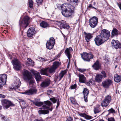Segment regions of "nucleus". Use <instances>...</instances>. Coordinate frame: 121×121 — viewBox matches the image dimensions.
<instances>
[{
    "instance_id": "nucleus-1",
    "label": "nucleus",
    "mask_w": 121,
    "mask_h": 121,
    "mask_svg": "<svg viewBox=\"0 0 121 121\" xmlns=\"http://www.w3.org/2000/svg\"><path fill=\"white\" fill-rule=\"evenodd\" d=\"M56 7L61 9L62 14L65 17H71L74 13L75 7L70 4H64L61 5L60 4H58Z\"/></svg>"
},
{
    "instance_id": "nucleus-2",
    "label": "nucleus",
    "mask_w": 121,
    "mask_h": 121,
    "mask_svg": "<svg viewBox=\"0 0 121 121\" xmlns=\"http://www.w3.org/2000/svg\"><path fill=\"white\" fill-rule=\"evenodd\" d=\"M110 32L106 29L102 30L100 35L97 36L94 39L95 43L97 46H99L107 41L109 38Z\"/></svg>"
},
{
    "instance_id": "nucleus-3",
    "label": "nucleus",
    "mask_w": 121,
    "mask_h": 121,
    "mask_svg": "<svg viewBox=\"0 0 121 121\" xmlns=\"http://www.w3.org/2000/svg\"><path fill=\"white\" fill-rule=\"evenodd\" d=\"M29 17L27 16H25L23 18L21 17L19 24L21 28L25 29L28 26L29 22Z\"/></svg>"
},
{
    "instance_id": "nucleus-4",
    "label": "nucleus",
    "mask_w": 121,
    "mask_h": 121,
    "mask_svg": "<svg viewBox=\"0 0 121 121\" xmlns=\"http://www.w3.org/2000/svg\"><path fill=\"white\" fill-rule=\"evenodd\" d=\"M52 106H42V108L38 112L40 114H46L49 113V111H52Z\"/></svg>"
},
{
    "instance_id": "nucleus-5",
    "label": "nucleus",
    "mask_w": 121,
    "mask_h": 121,
    "mask_svg": "<svg viewBox=\"0 0 121 121\" xmlns=\"http://www.w3.org/2000/svg\"><path fill=\"white\" fill-rule=\"evenodd\" d=\"M81 55L82 59L85 61H89L90 59H92L93 57V55L91 53L88 54L86 52H84L81 54Z\"/></svg>"
},
{
    "instance_id": "nucleus-6",
    "label": "nucleus",
    "mask_w": 121,
    "mask_h": 121,
    "mask_svg": "<svg viewBox=\"0 0 121 121\" xmlns=\"http://www.w3.org/2000/svg\"><path fill=\"white\" fill-rule=\"evenodd\" d=\"M98 22V18L94 16L89 19V24L91 27L94 28L97 25Z\"/></svg>"
},
{
    "instance_id": "nucleus-7",
    "label": "nucleus",
    "mask_w": 121,
    "mask_h": 121,
    "mask_svg": "<svg viewBox=\"0 0 121 121\" xmlns=\"http://www.w3.org/2000/svg\"><path fill=\"white\" fill-rule=\"evenodd\" d=\"M23 74V78L25 80L29 81L32 78L31 73L27 70H24Z\"/></svg>"
},
{
    "instance_id": "nucleus-8",
    "label": "nucleus",
    "mask_w": 121,
    "mask_h": 121,
    "mask_svg": "<svg viewBox=\"0 0 121 121\" xmlns=\"http://www.w3.org/2000/svg\"><path fill=\"white\" fill-rule=\"evenodd\" d=\"M55 43V40L52 37L50 38L49 40L47 41L46 44V48L49 50L52 49Z\"/></svg>"
},
{
    "instance_id": "nucleus-9",
    "label": "nucleus",
    "mask_w": 121,
    "mask_h": 121,
    "mask_svg": "<svg viewBox=\"0 0 121 121\" xmlns=\"http://www.w3.org/2000/svg\"><path fill=\"white\" fill-rule=\"evenodd\" d=\"M14 68L16 70H18L21 68V66L20 62L17 59H15L12 61Z\"/></svg>"
},
{
    "instance_id": "nucleus-10",
    "label": "nucleus",
    "mask_w": 121,
    "mask_h": 121,
    "mask_svg": "<svg viewBox=\"0 0 121 121\" xmlns=\"http://www.w3.org/2000/svg\"><path fill=\"white\" fill-rule=\"evenodd\" d=\"M60 64L58 62H55L53 63L52 66L50 68H48V72L50 73H54L55 72L56 69L59 66Z\"/></svg>"
},
{
    "instance_id": "nucleus-11",
    "label": "nucleus",
    "mask_w": 121,
    "mask_h": 121,
    "mask_svg": "<svg viewBox=\"0 0 121 121\" xmlns=\"http://www.w3.org/2000/svg\"><path fill=\"white\" fill-rule=\"evenodd\" d=\"M7 76V75L5 74L0 75V88L5 84Z\"/></svg>"
},
{
    "instance_id": "nucleus-12",
    "label": "nucleus",
    "mask_w": 121,
    "mask_h": 121,
    "mask_svg": "<svg viewBox=\"0 0 121 121\" xmlns=\"http://www.w3.org/2000/svg\"><path fill=\"white\" fill-rule=\"evenodd\" d=\"M111 100V96L107 95L105 96L103 102L102 103V106H108Z\"/></svg>"
},
{
    "instance_id": "nucleus-13",
    "label": "nucleus",
    "mask_w": 121,
    "mask_h": 121,
    "mask_svg": "<svg viewBox=\"0 0 121 121\" xmlns=\"http://www.w3.org/2000/svg\"><path fill=\"white\" fill-rule=\"evenodd\" d=\"M111 44L112 47L116 49L121 48V44L117 40H112L111 42Z\"/></svg>"
},
{
    "instance_id": "nucleus-14",
    "label": "nucleus",
    "mask_w": 121,
    "mask_h": 121,
    "mask_svg": "<svg viewBox=\"0 0 121 121\" xmlns=\"http://www.w3.org/2000/svg\"><path fill=\"white\" fill-rule=\"evenodd\" d=\"M37 90L35 88L30 89L29 90L26 91L24 93V94L28 95H31L36 94Z\"/></svg>"
},
{
    "instance_id": "nucleus-15",
    "label": "nucleus",
    "mask_w": 121,
    "mask_h": 121,
    "mask_svg": "<svg viewBox=\"0 0 121 121\" xmlns=\"http://www.w3.org/2000/svg\"><path fill=\"white\" fill-rule=\"evenodd\" d=\"M35 29L32 28H30L27 32V36L29 37L32 38L35 34Z\"/></svg>"
},
{
    "instance_id": "nucleus-16",
    "label": "nucleus",
    "mask_w": 121,
    "mask_h": 121,
    "mask_svg": "<svg viewBox=\"0 0 121 121\" xmlns=\"http://www.w3.org/2000/svg\"><path fill=\"white\" fill-rule=\"evenodd\" d=\"M2 105L4 106H12L13 104L11 101L6 99H3L1 100Z\"/></svg>"
},
{
    "instance_id": "nucleus-17",
    "label": "nucleus",
    "mask_w": 121,
    "mask_h": 121,
    "mask_svg": "<svg viewBox=\"0 0 121 121\" xmlns=\"http://www.w3.org/2000/svg\"><path fill=\"white\" fill-rule=\"evenodd\" d=\"M60 28H63L68 29L69 28V26L66 24L65 22L63 21L62 22H57L56 24Z\"/></svg>"
},
{
    "instance_id": "nucleus-18",
    "label": "nucleus",
    "mask_w": 121,
    "mask_h": 121,
    "mask_svg": "<svg viewBox=\"0 0 121 121\" xmlns=\"http://www.w3.org/2000/svg\"><path fill=\"white\" fill-rule=\"evenodd\" d=\"M112 80L110 79H107L105 80L102 82L103 87L105 88H107L112 84Z\"/></svg>"
},
{
    "instance_id": "nucleus-19",
    "label": "nucleus",
    "mask_w": 121,
    "mask_h": 121,
    "mask_svg": "<svg viewBox=\"0 0 121 121\" xmlns=\"http://www.w3.org/2000/svg\"><path fill=\"white\" fill-rule=\"evenodd\" d=\"M32 73L35 76L37 82H38L41 78L39 73L34 70H32Z\"/></svg>"
},
{
    "instance_id": "nucleus-20",
    "label": "nucleus",
    "mask_w": 121,
    "mask_h": 121,
    "mask_svg": "<svg viewBox=\"0 0 121 121\" xmlns=\"http://www.w3.org/2000/svg\"><path fill=\"white\" fill-rule=\"evenodd\" d=\"M72 51L73 49L71 47H70L69 48H67L65 52V54L67 56L69 61H70L71 56L70 53L71 52H72Z\"/></svg>"
},
{
    "instance_id": "nucleus-21",
    "label": "nucleus",
    "mask_w": 121,
    "mask_h": 121,
    "mask_svg": "<svg viewBox=\"0 0 121 121\" xmlns=\"http://www.w3.org/2000/svg\"><path fill=\"white\" fill-rule=\"evenodd\" d=\"M82 92L84 95V101L87 102V101L88 96L89 93V91L87 88H85L83 90Z\"/></svg>"
},
{
    "instance_id": "nucleus-22",
    "label": "nucleus",
    "mask_w": 121,
    "mask_h": 121,
    "mask_svg": "<svg viewBox=\"0 0 121 121\" xmlns=\"http://www.w3.org/2000/svg\"><path fill=\"white\" fill-rule=\"evenodd\" d=\"M21 84V82L19 79H17L15 81L13 85L14 86L13 88L15 89L18 88L20 86Z\"/></svg>"
},
{
    "instance_id": "nucleus-23",
    "label": "nucleus",
    "mask_w": 121,
    "mask_h": 121,
    "mask_svg": "<svg viewBox=\"0 0 121 121\" xmlns=\"http://www.w3.org/2000/svg\"><path fill=\"white\" fill-rule=\"evenodd\" d=\"M66 73V70L62 71L59 75L56 76V80L59 81H60Z\"/></svg>"
},
{
    "instance_id": "nucleus-24",
    "label": "nucleus",
    "mask_w": 121,
    "mask_h": 121,
    "mask_svg": "<svg viewBox=\"0 0 121 121\" xmlns=\"http://www.w3.org/2000/svg\"><path fill=\"white\" fill-rule=\"evenodd\" d=\"M50 83V82L49 80H46L41 83L40 85L41 87H44L49 86Z\"/></svg>"
},
{
    "instance_id": "nucleus-25",
    "label": "nucleus",
    "mask_w": 121,
    "mask_h": 121,
    "mask_svg": "<svg viewBox=\"0 0 121 121\" xmlns=\"http://www.w3.org/2000/svg\"><path fill=\"white\" fill-rule=\"evenodd\" d=\"M102 76L100 74H97L95 77V80L96 82L98 83L101 82L102 81Z\"/></svg>"
},
{
    "instance_id": "nucleus-26",
    "label": "nucleus",
    "mask_w": 121,
    "mask_h": 121,
    "mask_svg": "<svg viewBox=\"0 0 121 121\" xmlns=\"http://www.w3.org/2000/svg\"><path fill=\"white\" fill-rule=\"evenodd\" d=\"M78 77L79 82L83 83L85 82L86 79L84 75L80 74L79 75Z\"/></svg>"
},
{
    "instance_id": "nucleus-27",
    "label": "nucleus",
    "mask_w": 121,
    "mask_h": 121,
    "mask_svg": "<svg viewBox=\"0 0 121 121\" xmlns=\"http://www.w3.org/2000/svg\"><path fill=\"white\" fill-rule=\"evenodd\" d=\"M100 66L99 62L98 60H97L96 62L94 63V65L92 66L93 68L96 70L99 69L100 67Z\"/></svg>"
},
{
    "instance_id": "nucleus-28",
    "label": "nucleus",
    "mask_w": 121,
    "mask_h": 121,
    "mask_svg": "<svg viewBox=\"0 0 121 121\" xmlns=\"http://www.w3.org/2000/svg\"><path fill=\"white\" fill-rule=\"evenodd\" d=\"M114 79L115 82H119L121 80V76L116 74L114 76Z\"/></svg>"
},
{
    "instance_id": "nucleus-29",
    "label": "nucleus",
    "mask_w": 121,
    "mask_h": 121,
    "mask_svg": "<svg viewBox=\"0 0 121 121\" xmlns=\"http://www.w3.org/2000/svg\"><path fill=\"white\" fill-rule=\"evenodd\" d=\"M40 25L41 27L43 28L48 27L49 26V24L47 22L44 21L41 22Z\"/></svg>"
},
{
    "instance_id": "nucleus-30",
    "label": "nucleus",
    "mask_w": 121,
    "mask_h": 121,
    "mask_svg": "<svg viewBox=\"0 0 121 121\" xmlns=\"http://www.w3.org/2000/svg\"><path fill=\"white\" fill-rule=\"evenodd\" d=\"M85 34L86 35L85 36L86 40L87 42H88L89 40L92 38V36L91 34L90 33H85Z\"/></svg>"
},
{
    "instance_id": "nucleus-31",
    "label": "nucleus",
    "mask_w": 121,
    "mask_h": 121,
    "mask_svg": "<svg viewBox=\"0 0 121 121\" xmlns=\"http://www.w3.org/2000/svg\"><path fill=\"white\" fill-rule=\"evenodd\" d=\"M48 68L43 69L40 70V73L41 75H46L48 72Z\"/></svg>"
},
{
    "instance_id": "nucleus-32",
    "label": "nucleus",
    "mask_w": 121,
    "mask_h": 121,
    "mask_svg": "<svg viewBox=\"0 0 121 121\" xmlns=\"http://www.w3.org/2000/svg\"><path fill=\"white\" fill-rule=\"evenodd\" d=\"M31 101L36 106L42 105H43V103L42 102H38L37 99H36L35 101H33L32 100Z\"/></svg>"
},
{
    "instance_id": "nucleus-33",
    "label": "nucleus",
    "mask_w": 121,
    "mask_h": 121,
    "mask_svg": "<svg viewBox=\"0 0 121 121\" xmlns=\"http://www.w3.org/2000/svg\"><path fill=\"white\" fill-rule=\"evenodd\" d=\"M119 32L116 28L113 29L112 32V36H117Z\"/></svg>"
},
{
    "instance_id": "nucleus-34",
    "label": "nucleus",
    "mask_w": 121,
    "mask_h": 121,
    "mask_svg": "<svg viewBox=\"0 0 121 121\" xmlns=\"http://www.w3.org/2000/svg\"><path fill=\"white\" fill-rule=\"evenodd\" d=\"M71 102L73 105H78V104L77 103L76 100L75 99V98L74 97H71L70 98Z\"/></svg>"
},
{
    "instance_id": "nucleus-35",
    "label": "nucleus",
    "mask_w": 121,
    "mask_h": 121,
    "mask_svg": "<svg viewBox=\"0 0 121 121\" xmlns=\"http://www.w3.org/2000/svg\"><path fill=\"white\" fill-rule=\"evenodd\" d=\"M26 64L28 66H33L34 63L31 59L28 58L27 60Z\"/></svg>"
},
{
    "instance_id": "nucleus-36",
    "label": "nucleus",
    "mask_w": 121,
    "mask_h": 121,
    "mask_svg": "<svg viewBox=\"0 0 121 121\" xmlns=\"http://www.w3.org/2000/svg\"><path fill=\"white\" fill-rule=\"evenodd\" d=\"M0 117L2 119L4 120L5 121H9V119L8 118L5 117L2 114H0Z\"/></svg>"
},
{
    "instance_id": "nucleus-37",
    "label": "nucleus",
    "mask_w": 121,
    "mask_h": 121,
    "mask_svg": "<svg viewBox=\"0 0 121 121\" xmlns=\"http://www.w3.org/2000/svg\"><path fill=\"white\" fill-rule=\"evenodd\" d=\"M44 103L47 105L48 106H51L52 105V104L50 101H47L44 102Z\"/></svg>"
},
{
    "instance_id": "nucleus-38",
    "label": "nucleus",
    "mask_w": 121,
    "mask_h": 121,
    "mask_svg": "<svg viewBox=\"0 0 121 121\" xmlns=\"http://www.w3.org/2000/svg\"><path fill=\"white\" fill-rule=\"evenodd\" d=\"M94 112L95 114L99 113L100 112V111L98 107L94 108Z\"/></svg>"
},
{
    "instance_id": "nucleus-39",
    "label": "nucleus",
    "mask_w": 121,
    "mask_h": 121,
    "mask_svg": "<svg viewBox=\"0 0 121 121\" xmlns=\"http://www.w3.org/2000/svg\"><path fill=\"white\" fill-rule=\"evenodd\" d=\"M33 2L32 0H29V6L30 8H32L33 6Z\"/></svg>"
},
{
    "instance_id": "nucleus-40",
    "label": "nucleus",
    "mask_w": 121,
    "mask_h": 121,
    "mask_svg": "<svg viewBox=\"0 0 121 121\" xmlns=\"http://www.w3.org/2000/svg\"><path fill=\"white\" fill-rule=\"evenodd\" d=\"M50 99L52 101L53 103H55L57 100L54 97L50 98Z\"/></svg>"
},
{
    "instance_id": "nucleus-41",
    "label": "nucleus",
    "mask_w": 121,
    "mask_h": 121,
    "mask_svg": "<svg viewBox=\"0 0 121 121\" xmlns=\"http://www.w3.org/2000/svg\"><path fill=\"white\" fill-rule=\"evenodd\" d=\"M36 1L38 6L41 4L43 1V0H36Z\"/></svg>"
},
{
    "instance_id": "nucleus-42",
    "label": "nucleus",
    "mask_w": 121,
    "mask_h": 121,
    "mask_svg": "<svg viewBox=\"0 0 121 121\" xmlns=\"http://www.w3.org/2000/svg\"><path fill=\"white\" fill-rule=\"evenodd\" d=\"M20 104L21 106L22 105H24L26 104L25 102V101H24L23 100L21 99L20 100Z\"/></svg>"
},
{
    "instance_id": "nucleus-43",
    "label": "nucleus",
    "mask_w": 121,
    "mask_h": 121,
    "mask_svg": "<svg viewBox=\"0 0 121 121\" xmlns=\"http://www.w3.org/2000/svg\"><path fill=\"white\" fill-rule=\"evenodd\" d=\"M101 73L102 75V78L103 77L105 78L106 77L107 75L106 73L104 71H102L101 72Z\"/></svg>"
},
{
    "instance_id": "nucleus-44",
    "label": "nucleus",
    "mask_w": 121,
    "mask_h": 121,
    "mask_svg": "<svg viewBox=\"0 0 121 121\" xmlns=\"http://www.w3.org/2000/svg\"><path fill=\"white\" fill-rule=\"evenodd\" d=\"M69 2L71 3H77L78 2V0H67Z\"/></svg>"
},
{
    "instance_id": "nucleus-45",
    "label": "nucleus",
    "mask_w": 121,
    "mask_h": 121,
    "mask_svg": "<svg viewBox=\"0 0 121 121\" xmlns=\"http://www.w3.org/2000/svg\"><path fill=\"white\" fill-rule=\"evenodd\" d=\"M78 115L80 116L81 117H83L85 118V116L86 115V114L84 113H78Z\"/></svg>"
},
{
    "instance_id": "nucleus-46",
    "label": "nucleus",
    "mask_w": 121,
    "mask_h": 121,
    "mask_svg": "<svg viewBox=\"0 0 121 121\" xmlns=\"http://www.w3.org/2000/svg\"><path fill=\"white\" fill-rule=\"evenodd\" d=\"M33 121H44L43 119L42 118L36 119H35Z\"/></svg>"
},
{
    "instance_id": "nucleus-47",
    "label": "nucleus",
    "mask_w": 121,
    "mask_h": 121,
    "mask_svg": "<svg viewBox=\"0 0 121 121\" xmlns=\"http://www.w3.org/2000/svg\"><path fill=\"white\" fill-rule=\"evenodd\" d=\"M78 70L81 72H82L86 70V69H84L79 68L78 69Z\"/></svg>"
},
{
    "instance_id": "nucleus-48",
    "label": "nucleus",
    "mask_w": 121,
    "mask_h": 121,
    "mask_svg": "<svg viewBox=\"0 0 121 121\" xmlns=\"http://www.w3.org/2000/svg\"><path fill=\"white\" fill-rule=\"evenodd\" d=\"M92 117L91 116L87 115L86 114L85 118L87 120L90 119L92 118Z\"/></svg>"
},
{
    "instance_id": "nucleus-49",
    "label": "nucleus",
    "mask_w": 121,
    "mask_h": 121,
    "mask_svg": "<svg viewBox=\"0 0 121 121\" xmlns=\"http://www.w3.org/2000/svg\"><path fill=\"white\" fill-rule=\"evenodd\" d=\"M89 81L91 84L92 85H94L95 84V81L92 79H91Z\"/></svg>"
},
{
    "instance_id": "nucleus-50",
    "label": "nucleus",
    "mask_w": 121,
    "mask_h": 121,
    "mask_svg": "<svg viewBox=\"0 0 121 121\" xmlns=\"http://www.w3.org/2000/svg\"><path fill=\"white\" fill-rule=\"evenodd\" d=\"M108 121H115L113 117L108 118Z\"/></svg>"
},
{
    "instance_id": "nucleus-51",
    "label": "nucleus",
    "mask_w": 121,
    "mask_h": 121,
    "mask_svg": "<svg viewBox=\"0 0 121 121\" xmlns=\"http://www.w3.org/2000/svg\"><path fill=\"white\" fill-rule=\"evenodd\" d=\"M77 87L76 85L75 84L73 85H72L71 86V89H75Z\"/></svg>"
},
{
    "instance_id": "nucleus-52",
    "label": "nucleus",
    "mask_w": 121,
    "mask_h": 121,
    "mask_svg": "<svg viewBox=\"0 0 121 121\" xmlns=\"http://www.w3.org/2000/svg\"><path fill=\"white\" fill-rule=\"evenodd\" d=\"M108 111L111 113H113L115 112V110L112 108H111L108 110Z\"/></svg>"
},
{
    "instance_id": "nucleus-53",
    "label": "nucleus",
    "mask_w": 121,
    "mask_h": 121,
    "mask_svg": "<svg viewBox=\"0 0 121 121\" xmlns=\"http://www.w3.org/2000/svg\"><path fill=\"white\" fill-rule=\"evenodd\" d=\"M73 118L71 117H69L67 119L66 121H72Z\"/></svg>"
},
{
    "instance_id": "nucleus-54",
    "label": "nucleus",
    "mask_w": 121,
    "mask_h": 121,
    "mask_svg": "<svg viewBox=\"0 0 121 121\" xmlns=\"http://www.w3.org/2000/svg\"><path fill=\"white\" fill-rule=\"evenodd\" d=\"M52 91L50 90H49L47 91V93L49 95L50 94L52 93Z\"/></svg>"
},
{
    "instance_id": "nucleus-55",
    "label": "nucleus",
    "mask_w": 121,
    "mask_h": 121,
    "mask_svg": "<svg viewBox=\"0 0 121 121\" xmlns=\"http://www.w3.org/2000/svg\"><path fill=\"white\" fill-rule=\"evenodd\" d=\"M5 96L4 95L0 94V98H5Z\"/></svg>"
},
{
    "instance_id": "nucleus-56",
    "label": "nucleus",
    "mask_w": 121,
    "mask_h": 121,
    "mask_svg": "<svg viewBox=\"0 0 121 121\" xmlns=\"http://www.w3.org/2000/svg\"><path fill=\"white\" fill-rule=\"evenodd\" d=\"M38 58L41 61H45V59L44 58H43L41 57H39V58Z\"/></svg>"
},
{
    "instance_id": "nucleus-57",
    "label": "nucleus",
    "mask_w": 121,
    "mask_h": 121,
    "mask_svg": "<svg viewBox=\"0 0 121 121\" xmlns=\"http://www.w3.org/2000/svg\"><path fill=\"white\" fill-rule=\"evenodd\" d=\"M90 81L86 82V84L88 86H89L90 85Z\"/></svg>"
},
{
    "instance_id": "nucleus-58",
    "label": "nucleus",
    "mask_w": 121,
    "mask_h": 121,
    "mask_svg": "<svg viewBox=\"0 0 121 121\" xmlns=\"http://www.w3.org/2000/svg\"><path fill=\"white\" fill-rule=\"evenodd\" d=\"M88 7L89 8H91V7H92L93 8L95 9H96L95 8V7H93L92 6V5L91 4H90L89 5V6H88Z\"/></svg>"
},
{
    "instance_id": "nucleus-59",
    "label": "nucleus",
    "mask_w": 121,
    "mask_h": 121,
    "mask_svg": "<svg viewBox=\"0 0 121 121\" xmlns=\"http://www.w3.org/2000/svg\"><path fill=\"white\" fill-rule=\"evenodd\" d=\"M60 101L59 99L57 100V105L56 106H59L60 105Z\"/></svg>"
},
{
    "instance_id": "nucleus-60",
    "label": "nucleus",
    "mask_w": 121,
    "mask_h": 121,
    "mask_svg": "<svg viewBox=\"0 0 121 121\" xmlns=\"http://www.w3.org/2000/svg\"><path fill=\"white\" fill-rule=\"evenodd\" d=\"M21 108L22 109V111L23 112V109L26 108V107L25 106H21Z\"/></svg>"
},
{
    "instance_id": "nucleus-61",
    "label": "nucleus",
    "mask_w": 121,
    "mask_h": 121,
    "mask_svg": "<svg viewBox=\"0 0 121 121\" xmlns=\"http://www.w3.org/2000/svg\"><path fill=\"white\" fill-rule=\"evenodd\" d=\"M10 106H4L3 108L4 109H6L8 108Z\"/></svg>"
},
{
    "instance_id": "nucleus-62",
    "label": "nucleus",
    "mask_w": 121,
    "mask_h": 121,
    "mask_svg": "<svg viewBox=\"0 0 121 121\" xmlns=\"http://www.w3.org/2000/svg\"><path fill=\"white\" fill-rule=\"evenodd\" d=\"M99 121H104V120H99Z\"/></svg>"
},
{
    "instance_id": "nucleus-63",
    "label": "nucleus",
    "mask_w": 121,
    "mask_h": 121,
    "mask_svg": "<svg viewBox=\"0 0 121 121\" xmlns=\"http://www.w3.org/2000/svg\"><path fill=\"white\" fill-rule=\"evenodd\" d=\"M58 106H56V109H57L58 108Z\"/></svg>"
},
{
    "instance_id": "nucleus-64",
    "label": "nucleus",
    "mask_w": 121,
    "mask_h": 121,
    "mask_svg": "<svg viewBox=\"0 0 121 121\" xmlns=\"http://www.w3.org/2000/svg\"><path fill=\"white\" fill-rule=\"evenodd\" d=\"M94 4H95V2H94Z\"/></svg>"
}]
</instances>
